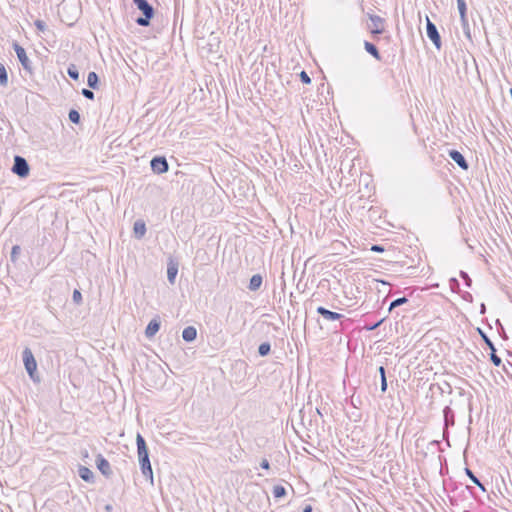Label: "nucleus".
<instances>
[{"label":"nucleus","instance_id":"38","mask_svg":"<svg viewBox=\"0 0 512 512\" xmlns=\"http://www.w3.org/2000/svg\"><path fill=\"white\" fill-rule=\"evenodd\" d=\"M299 77H300V80H301L302 83H304V84H310L311 83V78H310V76L305 71H302L299 74Z\"/></svg>","mask_w":512,"mask_h":512},{"label":"nucleus","instance_id":"32","mask_svg":"<svg viewBox=\"0 0 512 512\" xmlns=\"http://www.w3.org/2000/svg\"><path fill=\"white\" fill-rule=\"evenodd\" d=\"M457 7L460 15L467 13V5L465 0H457Z\"/></svg>","mask_w":512,"mask_h":512},{"label":"nucleus","instance_id":"41","mask_svg":"<svg viewBox=\"0 0 512 512\" xmlns=\"http://www.w3.org/2000/svg\"><path fill=\"white\" fill-rule=\"evenodd\" d=\"M496 325L498 326L499 333L502 335V337L507 338L504 327L499 319L496 320Z\"/></svg>","mask_w":512,"mask_h":512},{"label":"nucleus","instance_id":"36","mask_svg":"<svg viewBox=\"0 0 512 512\" xmlns=\"http://www.w3.org/2000/svg\"><path fill=\"white\" fill-rule=\"evenodd\" d=\"M384 319H380L379 321L373 323V324H370V325H366L364 328L367 330V331H373V330H376L382 323H383Z\"/></svg>","mask_w":512,"mask_h":512},{"label":"nucleus","instance_id":"30","mask_svg":"<svg viewBox=\"0 0 512 512\" xmlns=\"http://www.w3.org/2000/svg\"><path fill=\"white\" fill-rule=\"evenodd\" d=\"M408 302V299L406 297H400V298H397L395 300H393L390 305H389V311H392L393 309H395L396 307H399L405 303Z\"/></svg>","mask_w":512,"mask_h":512},{"label":"nucleus","instance_id":"16","mask_svg":"<svg viewBox=\"0 0 512 512\" xmlns=\"http://www.w3.org/2000/svg\"><path fill=\"white\" fill-rule=\"evenodd\" d=\"M78 475L79 477L87 482V483H94L95 482V476H94V473L92 472V470H90L88 467L86 466H82V465H79V468H78Z\"/></svg>","mask_w":512,"mask_h":512},{"label":"nucleus","instance_id":"31","mask_svg":"<svg viewBox=\"0 0 512 512\" xmlns=\"http://www.w3.org/2000/svg\"><path fill=\"white\" fill-rule=\"evenodd\" d=\"M72 300L76 305H80L82 303V294L78 289L73 291Z\"/></svg>","mask_w":512,"mask_h":512},{"label":"nucleus","instance_id":"10","mask_svg":"<svg viewBox=\"0 0 512 512\" xmlns=\"http://www.w3.org/2000/svg\"><path fill=\"white\" fill-rule=\"evenodd\" d=\"M96 466H97V469L106 478H110L112 476L113 472L111 469V465H110L109 461L102 454L97 455Z\"/></svg>","mask_w":512,"mask_h":512},{"label":"nucleus","instance_id":"6","mask_svg":"<svg viewBox=\"0 0 512 512\" xmlns=\"http://www.w3.org/2000/svg\"><path fill=\"white\" fill-rule=\"evenodd\" d=\"M477 332L480 335L481 339L486 344V347L490 349V360L495 366H500L502 364L501 358L496 354V348L491 339L487 336V334L481 329L477 328Z\"/></svg>","mask_w":512,"mask_h":512},{"label":"nucleus","instance_id":"37","mask_svg":"<svg viewBox=\"0 0 512 512\" xmlns=\"http://www.w3.org/2000/svg\"><path fill=\"white\" fill-rule=\"evenodd\" d=\"M34 25L41 32H44L47 29L46 23L44 21H42V20H39V19L34 22Z\"/></svg>","mask_w":512,"mask_h":512},{"label":"nucleus","instance_id":"4","mask_svg":"<svg viewBox=\"0 0 512 512\" xmlns=\"http://www.w3.org/2000/svg\"><path fill=\"white\" fill-rule=\"evenodd\" d=\"M23 356V362L25 369L30 376V378L36 382L39 381V376L37 375V362L35 360V357L29 348H25L22 352Z\"/></svg>","mask_w":512,"mask_h":512},{"label":"nucleus","instance_id":"13","mask_svg":"<svg viewBox=\"0 0 512 512\" xmlns=\"http://www.w3.org/2000/svg\"><path fill=\"white\" fill-rule=\"evenodd\" d=\"M449 157L463 170L469 169V163L463 156L461 152L455 149H451L448 151Z\"/></svg>","mask_w":512,"mask_h":512},{"label":"nucleus","instance_id":"42","mask_svg":"<svg viewBox=\"0 0 512 512\" xmlns=\"http://www.w3.org/2000/svg\"><path fill=\"white\" fill-rule=\"evenodd\" d=\"M260 467L262 469L269 470L270 469L269 461L267 459H262V461L260 462Z\"/></svg>","mask_w":512,"mask_h":512},{"label":"nucleus","instance_id":"3","mask_svg":"<svg viewBox=\"0 0 512 512\" xmlns=\"http://www.w3.org/2000/svg\"><path fill=\"white\" fill-rule=\"evenodd\" d=\"M267 503L269 496L265 492H254L246 504V509L248 512H262Z\"/></svg>","mask_w":512,"mask_h":512},{"label":"nucleus","instance_id":"24","mask_svg":"<svg viewBox=\"0 0 512 512\" xmlns=\"http://www.w3.org/2000/svg\"><path fill=\"white\" fill-rule=\"evenodd\" d=\"M273 496L274 498H283L286 496L287 494V491H286V488L282 485H275L273 487Z\"/></svg>","mask_w":512,"mask_h":512},{"label":"nucleus","instance_id":"17","mask_svg":"<svg viewBox=\"0 0 512 512\" xmlns=\"http://www.w3.org/2000/svg\"><path fill=\"white\" fill-rule=\"evenodd\" d=\"M146 224L143 220H137L133 225V233L136 239H142L146 234Z\"/></svg>","mask_w":512,"mask_h":512},{"label":"nucleus","instance_id":"35","mask_svg":"<svg viewBox=\"0 0 512 512\" xmlns=\"http://www.w3.org/2000/svg\"><path fill=\"white\" fill-rule=\"evenodd\" d=\"M449 285H450V288L452 291L459 290V288H460V283L456 278H451L449 280Z\"/></svg>","mask_w":512,"mask_h":512},{"label":"nucleus","instance_id":"1","mask_svg":"<svg viewBox=\"0 0 512 512\" xmlns=\"http://www.w3.org/2000/svg\"><path fill=\"white\" fill-rule=\"evenodd\" d=\"M136 445L141 473L147 480L153 483V470L149 458V450L144 437L140 433L136 435Z\"/></svg>","mask_w":512,"mask_h":512},{"label":"nucleus","instance_id":"39","mask_svg":"<svg viewBox=\"0 0 512 512\" xmlns=\"http://www.w3.org/2000/svg\"><path fill=\"white\" fill-rule=\"evenodd\" d=\"M460 21H461V25H462L463 29L468 28L469 23H468L467 13L460 15Z\"/></svg>","mask_w":512,"mask_h":512},{"label":"nucleus","instance_id":"5","mask_svg":"<svg viewBox=\"0 0 512 512\" xmlns=\"http://www.w3.org/2000/svg\"><path fill=\"white\" fill-rule=\"evenodd\" d=\"M12 172L18 175L20 178L27 177L30 172V167L27 160L22 156L16 155L14 157Z\"/></svg>","mask_w":512,"mask_h":512},{"label":"nucleus","instance_id":"44","mask_svg":"<svg viewBox=\"0 0 512 512\" xmlns=\"http://www.w3.org/2000/svg\"><path fill=\"white\" fill-rule=\"evenodd\" d=\"M378 372H379V374H380V379H382V378H385V377H386V370H385L384 366H380V367L378 368Z\"/></svg>","mask_w":512,"mask_h":512},{"label":"nucleus","instance_id":"23","mask_svg":"<svg viewBox=\"0 0 512 512\" xmlns=\"http://www.w3.org/2000/svg\"><path fill=\"white\" fill-rule=\"evenodd\" d=\"M465 473L475 485H477L482 491L486 492L484 484L476 477L471 469L465 468Z\"/></svg>","mask_w":512,"mask_h":512},{"label":"nucleus","instance_id":"28","mask_svg":"<svg viewBox=\"0 0 512 512\" xmlns=\"http://www.w3.org/2000/svg\"><path fill=\"white\" fill-rule=\"evenodd\" d=\"M8 84V74L5 66L0 63V85L6 86Z\"/></svg>","mask_w":512,"mask_h":512},{"label":"nucleus","instance_id":"9","mask_svg":"<svg viewBox=\"0 0 512 512\" xmlns=\"http://www.w3.org/2000/svg\"><path fill=\"white\" fill-rule=\"evenodd\" d=\"M151 170L155 174H163L169 170V164L165 156H154L150 161Z\"/></svg>","mask_w":512,"mask_h":512},{"label":"nucleus","instance_id":"14","mask_svg":"<svg viewBox=\"0 0 512 512\" xmlns=\"http://www.w3.org/2000/svg\"><path fill=\"white\" fill-rule=\"evenodd\" d=\"M178 274V262L174 261L172 258L169 259L167 264V279L170 284H174L176 280V276Z\"/></svg>","mask_w":512,"mask_h":512},{"label":"nucleus","instance_id":"47","mask_svg":"<svg viewBox=\"0 0 512 512\" xmlns=\"http://www.w3.org/2000/svg\"><path fill=\"white\" fill-rule=\"evenodd\" d=\"M463 31H464L465 35H466L468 38H470V37H471V35H470V27H469V26H468V28L463 29Z\"/></svg>","mask_w":512,"mask_h":512},{"label":"nucleus","instance_id":"7","mask_svg":"<svg viewBox=\"0 0 512 512\" xmlns=\"http://www.w3.org/2000/svg\"><path fill=\"white\" fill-rule=\"evenodd\" d=\"M426 35L439 50L442 46L441 36L436 25L428 17H426Z\"/></svg>","mask_w":512,"mask_h":512},{"label":"nucleus","instance_id":"33","mask_svg":"<svg viewBox=\"0 0 512 512\" xmlns=\"http://www.w3.org/2000/svg\"><path fill=\"white\" fill-rule=\"evenodd\" d=\"M459 275H460V277L464 280L465 285H466L467 287H471V285H472V279L469 277L468 273H467V272H465V271H462V270H461V271H460V273H459Z\"/></svg>","mask_w":512,"mask_h":512},{"label":"nucleus","instance_id":"20","mask_svg":"<svg viewBox=\"0 0 512 512\" xmlns=\"http://www.w3.org/2000/svg\"><path fill=\"white\" fill-rule=\"evenodd\" d=\"M263 283V277L260 274H254L249 281L248 289L250 291H257Z\"/></svg>","mask_w":512,"mask_h":512},{"label":"nucleus","instance_id":"45","mask_svg":"<svg viewBox=\"0 0 512 512\" xmlns=\"http://www.w3.org/2000/svg\"><path fill=\"white\" fill-rule=\"evenodd\" d=\"M302 512H313V507L311 504H306L303 509H302Z\"/></svg>","mask_w":512,"mask_h":512},{"label":"nucleus","instance_id":"34","mask_svg":"<svg viewBox=\"0 0 512 512\" xmlns=\"http://www.w3.org/2000/svg\"><path fill=\"white\" fill-rule=\"evenodd\" d=\"M81 94L86 98V99H89V100H94L95 98V94L94 92L90 89H87V88H83L82 91H81Z\"/></svg>","mask_w":512,"mask_h":512},{"label":"nucleus","instance_id":"29","mask_svg":"<svg viewBox=\"0 0 512 512\" xmlns=\"http://www.w3.org/2000/svg\"><path fill=\"white\" fill-rule=\"evenodd\" d=\"M20 253H21V247L19 245H14L11 249V254H10L11 262H13L15 264L18 260Z\"/></svg>","mask_w":512,"mask_h":512},{"label":"nucleus","instance_id":"18","mask_svg":"<svg viewBox=\"0 0 512 512\" xmlns=\"http://www.w3.org/2000/svg\"><path fill=\"white\" fill-rule=\"evenodd\" d=\"M161 323L158 319H152L145 329V335L147 338H152L160 329Z\"/></svg>","mask_w":512,"mask_h":512},{"label":"nucleus","instance_id":"2","mask_svg":"<svg viewBox=\"0 0 512 512\" xmlns=\"http://www.w3.org/2000/svg\"><path fill=\"white\" fill-rule=\"evenodd\" d=\"M132 2L142 13V16L135 19L136 24L141 27H148L155 15L153 6L147 0H132Z\"/></svg>","mask_w":512,"mask_h":512},{"label":"nucleus","instance_id":"27","mask_svg":"<svg viewBox=\"0 0 512 512\" xmlns=\"http://www.w3.org/2000/svg\"><path fill=\"white\" fill-rule=\"evenodd\" d=\"M68 118L73 124H79L81 120L80 113L76 109H70Z\"/></svg>","mask_w":512,"mask_h":512},{"label":"nucleus","instance_id":"12","mask_svg":"<svg viewBox=\"0 0 512 512\" xmlns=\"http://www.w3.org/2000/svg\"><path fill=\"white\" fill-rule=\"evenodd\" d=\"M316 311L327 321H341L344 318V315L334 311H330L323 306L317 307Z\"/></svg>","mask_w":512,"mask_h":512},{"label":"nucleus","instance_id":"49","mask_svg":"<svg viewBox=\"0 0 512 512\" xmlns=\"http://www.w3.org/2000/svg\"><path fill=\"white\" fill-rule=\"evenodd\" d=\"M340 326L342 329L344 328L343 322H340Z\"/></svg>","mask_w":512,"mask_h":512},{"label":"nucleus","instance_id":"21","mask_svg":"<svg viewBox=\"0 0 512 512\" xmlns=\"http://www.w3.org/2000/svg\"><path fill=\"white\" fill-rule=\"evenodd\" d=\"M364 48H365L366 52L369 53L371 56H373L376 60L381 61L382 57H381L379 50L375 44H373L369 41H364Z\"/></svg>","mask_w":512,"mask_h":512},{"label":"nucleus","instance_id":"19","mask_svg":"<svg viewBox=\"0 0 512 512\" xmlns=\"http://www.w3.org/2000/svg\"><path fill=\"white\" fill-rule=\"evenodd\" d=\"M197 337V330L193 326H187L182 331V338L186 342H193Z\"/></svg>","mask_w":512,"mask_h":512},{"label":"nucleus","instance_id":"22","mask_svg":"<svg viewBox=\"0 0 512 512\" xmlns=\"http://www.w3.org/2000/svg\"><path fill=\"white\" fill-rule=\"evenodd\" d=\"M100 79L96 72L91 71L88 73L87 76V85L91 89H98L99 88Z\"/></svg>","mask_w":512,"mask_h":512},{"label":"nucleus","instance_id":"46","mask_svg":"<svg viewBox=\"0 0 512 512\" xmlns=\"http://www.w3.org/2000/svg\"><path fill=\"white\" fill-rule=\"evenodd\" d=\"M104 509H105L106 512H112L113 511V506L111 504H106Z\"/></svg>","mask_w":512,"mask_h":512},{"label":"nucleus","instance_id":"15","mask_svg":"<svg viewBox=\"0 0 512 512\" xmlns=\"http://www.w3.org/2000/svg\"><path fill=\"white\" fill-rule=\"evenodd\" d=\"M443 418H444V432L455 424V415L454 411L450 406H445L443 409Z\"/></svg>","mask_w":512,"mask_h":512},{"label":"nucleus","instance_id":"11","mask_svg":"<svg viewBox=\"0 0 512 512\" xmlns=\"http://www.w3.org/2000/svg\"><path fill=\"white\" fill-rule=\"evenodd\" d=\"M368 17L373 25V28L371 29V33L373 35L383 34L385 20L382 17H380L378 15H374V14H368Z\"/></svg>","mask_w":512,"mask_h":512},{"label":"nucleus","instance_id":"48","mask_svg":"<svg viewBox=\"0 0 512 512\" xmlns=\"http://www.w3.org/2000/svg\"><path fill=\"white\" fill-rule=\"evenodd\" d=\"M485 312H486V306H485L484 303H482L481 306H480V313L484 314Z\"/></svg>","mask_w":512,"mask_h":512},{"label":"nucleus","instance_id":"40","mask_svg":"<svg viewBox=\"0 0 512 512\" xmlns=\"http://www.w3.org/2000/svg\"><path fill=\"white\" fill-rule=\"evenodd\" d=\"M370 250L373 252L382 253L385 251V248L380 244H374L371 246Z\"/></svg>","mask_w":512,"mask_h":512},{"label":"nucleus","instance_id":"25","mask_svg":"<svg viewBox=\"0 0 512 512\" xmlns=\"http://www.w3.org/2000/svg\"><path fill=\"white\" fill-rule=\"evenodd\" d=\"M271 351V344L269 342H263L258 347V354L261 357L267 356Z\"/></svg>","mask_w":512,"mask_h":512},{"label":"nucleus","instance_id":"26","mask_svg":"<svg viewBox=\"0 0 512 512\" xmlns=\"http://www.w3.org/2000/svg\"><path fill=\"white\" fill-rule=\"evenodd\" d=\"M67 74L69 77L75 81L79 79V71L75 64H70L67 68Z\"/></svg>","mask_w":512,"mask_h":512},{"label":"nucleus","instance_id":"8","mask_svg":"<svg viewBox=\"0 0 512 512\" xmlns=\"http://www.w3.org/2000/svg\"><path fill=\"white\" fill-rule=\"evenodd\" d=\"M13 49L17 55L19 62L21 63L23 69L28 73L32 74V63L28 58L25 49L18 44L17 42L13 43Z\"/></svg>","mask_w":512,"mask_h":512},{"label":"nucleus","instance_id":"43","mask_svg":"<svg viewBox=\"0 0 512 512\" xmlns=\"http://www.w3.org/2000/svg\"><path fill=\"white\" fill-rule=\"evenodd\" d=\"M380 380H381V392L385 393L386 390H387V386H388L387 385V378L385 377V378H382Z\"/></svg>","mask_w":512,"mask_h":512}]
</instances>
